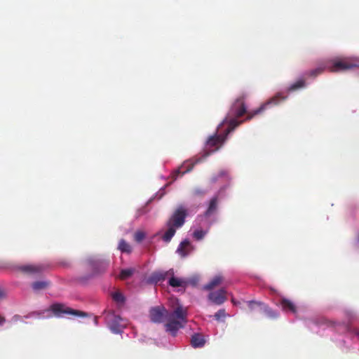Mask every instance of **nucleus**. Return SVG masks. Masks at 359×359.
I'll return each instance as SVG.
<instances>
[{
    "mask_svg": "<svg viewBox=\"0 0 359 359\" xmlns=\"http://www.w3.org/2000/svg\"><path fill=\"white\" fill-rule=\"evenodd\" d=\"M246 97L247 95L243 93L235 100L231 106V108L224 121L229 125L226 130V134L233 131L244 121H250L255 116L263 112L268 106L271 104L276 105L286 99V96H284L281 93H278L267 102L263 103L259 108L248 111L247 106L245 102Z\"/></svg>",
    "mask_w": 359,
    "mask_h": 359,
    "instance_id": "obj_1",
    "label": "nucleus"
},
{
    "mask_svg": "<svg viewBox=\"0 0 359 359\" xmlns=\"http://www.w3.org/2000/svg\"><path fill=\"white\" fill-rule=\"evenodd\" d=\"M187 309L180 304H177L172 311L168 312L166 309L161 305L151 307L149 310V318L153 323H162L166 320L165 330L175 337L177 331L183 328L187 323Z\"/></svg>",
    "mask_w": 359,
    "mask_h": 359,
    "instance_id": "obj_2",
    "label": "nucleus"
},
{
    "mask_svg": "<svg viewBox=\"0 0 359 359\" xmlns=\"http://www.w3.org/2000/svg\"><path fill=\"white\" fill-rule=\"evenodd\" d=\"M187 211L183 206H180L168 220L166 226L168 230L162 236V239L168 243L171 241L176 232V229L182 227L185 222Z\"/></svg>",
    "mask_w": 359,
    "mask_h": 359,
    "instance_id": "obj_3",
    "label": "nucleus"
},
{
    "mask_svg": "<svg viewBox=\"0 0 359 359\" xmlns=\"http://www.w3.org/2000/svg\"><path fill=\"white\" fill-rule=\"evenodd\" d=\"M359 67L357 62L350 57L336 58L332 60V65L327 66L331 72H338Z\"/></svg>",
    "mask_w": 359,
    "mask_h": 359,
    "instance_id": "obj_4",
    "label": "nucleus"
},
{
    "mask_svg": "<svg viewBox=\"0 0 359 359\" xmlns=\"http://www.w3.org/2000/svg\"><path fill=\"white\" fill-rule=\"evenodd\" d=\"M49 310L57 317H61L64 314H69L76 316L84 317L86 313L79 310H75L69 307L66 306L63 304L55 303L50 306Z\"/></svg>",
    "mask_w": 359,
    "mask_h": 359,
    "instance_id": "obj_5",
    "label": "nucleus"
},
{
    "mask_svg": "<svg viewBox=\"0 0 359 359\" xmlns=\"http://www.w3.org/2000/svg\"><path fill=\"white\" fill-rule=\"evenodd\" d=\"M47 269V265L43 264H25L19 266L22 273L29 276H39Z\"/></svg>",
    "mask_w": 359,
    "mask_h": 359,
    "instance_id": "obj_6",
    "label": "nucleus"
},
{
    "mask_svg": "<svg viewBox=\"0 0 359 359\" xmlns=\"http://www.w3.org/2000/svg\"><path fill=\"white\" fill-rule=\"evenodd\" d=\"M107 320L108 325L114 333L118 334L121 332V328L123 326L121 323L123 319L119 316L111 313L107 316Z\"/></svg>",
    "mask_w": 359,
    "mask_h": 359,
    "instance_id": "obj_7",
    "label": "nucleus"
},
{
    "mask_svg": "<svg viewBox=\"0 0 359 359\" xmlns=\"http://www.w3.org/2000/svg\"><path fill=\"white\" fill-rule=\"evenodd\" d=\"M226 294V290L224 288H221L217 291L210 292L208 298L212 303L216 305H221L227 299Z\"/></svg>",
    "mask_w": 359,
    "mask_h": 359,
    "instance_id": "obj_8",
    "label": "nucleus"
},
{
    "mask_svg": "<svg viewBox=\"0 0 359 359\" xmlns=\"http://www.w3.org/2000/svg\"><path fill=\"white\" fill-rule=\"evenodd\" d=\"M224 142V137L218 135L211 136L207 141V147L210 151L205 154V156H209L211 153L215 151L221 146Z\"/></svg>",
    "mask_w": 359,
    "mask_h": 359,
    "instance_id": "obj_9",
    "label": "nucleus"
},
{
    "mask_svg": "<svg viewBox=\"0 0 359 359\" xmlns=\"http://www.w3.org/2000/svg\"><path fill=\"white\" fill-rule=\"evenodd\" d=\"M170 278L168 280V284L172 287H183L186 288L189 284L196 285V282L194 280H188L184 278H180L175 277L173 275H169Z\"/></svg>",
    "mask_w": 359,
    "mask_h": 359,
    "instance_id": "obj_10",
    "label": "nucleus"
},
{
    "mask_svg": "<svg viewBox=\"0 0 359 359\" xmlns=\"http://www.w3.org/2000/svg\"><path fill=\"white\" fill-rule=\"evenodd\" d=\"M174 270L172 269L166 271H155L151 273L149 277V280L151 283H157L158 282H162L166 279L169 275H173Z\"/></svg>",
    "mask_w": 359,
    "mask_h": 359,
    "instance_id": "obj_11",
    "label": "nucleus"
},
{
    "mask_svg": "<svg viewBox=\"0 0 359 359\" xmlns=\"http://www.w3.org/2000/svg\"><path fill=\"white\" fill-rule=\"evenodd\" d=\"M195 165V163H184L180 168L175 170L172 173V178L176 180L179 176H182L192 170Z\"/></svg>",
    "mask_w": 359,
    "mask_h": 359,
    "instance_id": "obj_12",
    "label": "nucleus"
},
{
    "mask_svg": "<svg viewBox=\"0 0 359 359\" xmlns=\"http://www.w3.org/2000/svg\"><path fill=\"white\" fill-rule=\"evenodd\" d=\"M193 248L188 240H184L180 243L179 245L177 252L180 255L181 257H185L187 256L192 250Z\"/></svg>",
    "mask_w": 359,
    "mask_h": 359,
    "instance_id": "obj_13",
    "label": "nucleus"
},
{
    "mask_svg": "<svg viewBox=\"0 0 359 359\" xmlns=\"http://www.w3.org/2000/svg\"><path fill=\"white\" fill-rule=\"evenodd\" d=\"M224 281V277L222 275H217L213 277L208 283L203 286L205 290H212L215 287L221 285Z\"/></svg>",
    "mask_w": 359,
    "mask_h": 359,
    "instance_id": "obj_14",
    "label": "nucleus"
},
{
    "mask_svg": "<svg viewBox=\"0 0 359 359\" xmlns=\"http://www.w3.org/2000/svg\"><path fill=\"white\" fill-rule=\"evenodd\" d=\"M205 341L201 334H194L191 339V344L194 348H201L204 346Z\"/></svg>",
    "mask_w": 359,
    "mask_h": 359,
    "instance_id": "obj_15",
    "label": "nucleus"
},
{
    "mask_svg": "<svg viewBox=\"0 0 359 359\" xmlns=\"http://www.w3.org/2000/svg\"><path fill=\"white\" fill-rule=\"evenodd\" d=\"M50 285V282L48 280H38L32 283V288L34 292H39L46 290Z\"/></svg>",
    "mask_w": 359,
    "mask_h": 359,
    "instance_id": "obj_16",
    "label": "nucleus"
},
{
    "mask_svg": "<svg viewBox=\"0 0 359 359\" xmlns=\"http://www.w3.org/2000/svg\"><path fill=\"white\" fill-rule=\"evenodd\" d=\"M109 266V262L105 260H96L93 263V267L97 273L104 271Z\"/></svg>",
    "mask_w": 359,
    "mask_h": 359,
    "instance_id": "obj_17",
    "label": "nucleus"
},
{
    "mask_svg": "<svg viewBox=\"0 0 359 359\" xmlns=\"http://www.w3.org/2000/svg\"><path fill=\"white\" fill-rule=\"evenodd\" d=\"M280 305L283 311L296 313V306L290 300L283 298L280 300Z\"/></svg>",
    "mask_w": 359,
    "mask_h": 359,
    "instance_id": "obj_18",
    "label": "nucleus"
},
{
    "mask_svg": "<svg viewBox=\"0 0 359 359\" xmlns=\"http://www.w3.org/2000/svg\"><path fill=\"white\" fill-rule=\"evenodd\" d=\"M217 204L218 197L217 196L212 197L210 201L209 206L205 212V216H210L213 214L217 210Z\"/></svg>",
    "mask_w": 359,
    "mask_h": 359,
    "instance_id": "obj_19",
    "label": "nucleus"
},
{
    "mask_svg": "<svg viewBox=\"0 0 359 359\" xmlns=\"http://www.w3.org/2000/svg\"><path fill=\"white\" fill-rule=\"evenodd\" d=\"M305 81L303 79H299L295 83H292L289 88L288 91H294L297 89L304 88L305 86Z\"/></svg>",
    "mask_w": 359,
    "mask_h": 359,
    "instance_id": "obj_20",
    "label": "nucleus"
},
{
    "mask_svg": "<svg viewBox=\"0 0 359 359\" xmlns=\"http://www.w3.org/2000/svg\"><path fill=\"white\" fill-rule=\"evenodd\" d=\"M118 249L123 252L130 253L131 252L130 245L123 239L120 241Z\"/></svg>",
    "mask_w": 359,
    "mask_h": 359,
    "instance_id": "obj_21",
    "label": "nucleus"
},
{
    "mask_svg": "<svg viewBox=\"0 0 359 359\" xmlns=\"http://www.w3.org/2000/svg\"><path fill=\"white\" fill-rule=\"evenodd\" d=\"M134 273V269H126L121 271L119 274V278L121 280H126L130 277Z\"/></svg>",
    "mask_w": 359,
    "mask_h": 359,
    "instance_id": "obj_22",
    "label": "nucleus"
},
{
    "mask_svg": "<svg viewBox=\"0 0 359 359\" xmlns=\"http://www.w3.org/2000/svg\"><path fill=\"white\" fill-rule=\"evenodd\" d=\"M112 299L116 303L121 304H123L125 302V301H126L125 297L120 292H114L112 294Z\"/></svg>",
    "mask_w": 359,
    "mask_h": 359,
    "instance_id": "obj_23",
    "label": "nucleus"
},
{
    "mask_svg": "<svg viewBox=\"0 0 359 359\" xmlns=\"http://www.w3.org/2000/svg\"><path fill=\"white\" fill-rule=\"evenodd\" d=\"M326 67L327 68V66L318 67L310 71L307 74L310 76L316 77L318 75L322 74Z\"/></svg>",
    "mask_w": 359,
    "mask_h": 359,
    "instance_id": "obj_24",
    "label": "nucleus"
},
{
    "mask_svg": "<svg viewBox=\"0 0 359 359\" xmlns=\"http://www.w3.org/2000/svg\"><path fill=\"white\" fill-rule=\"evenodd\" d=\"M227 314L226 313L225 309H219L215 314L214 317L217 321H224V318L226 317Z\"/></svg>",
    "mask_w": 359,
    "mask_h": 359,
    "instance_id": "obj_25",
    "label": "nucleus"
},
{
    "mask_svg": "<svg viewBox=\"0 0 359 359\" xmlns=\"http://www.w3.org/2000/svg\"><path fill=\"white\" fill-rule=\"evenodd\" d=\"M146 236V234L142 231H137L134 234V239L136 242L140 243L142 242Z\"/></svg>",
    "mask_w": 359,
    "mask_h": 359,
    "instance_id": "obj_26",
    "label": "nucleus"
},
{
    "mask_svg": "<svg viewBox=\"0 0 359 359\" xmlns=\"http://www.w3.org/2000/svg\"><path fill=\"white\" fill-rule=\"evenodd\" d=\"M205 234H206V231H205L196 230L194 232V237L196 240H201L205 236Z\"/></svg>",
    "mask_w": 359,
    "mask_h": 359,
    "instance_id": "obj_27",
    "label": "nucleus"
},
{
    "mask_svg": "<svg viewBox=\"0 0 359 359\" xmlns=\"http://www.w3.org/2000/svg\"><path fill=\"white\" fill-rule=\"evenodd\" d=\"M262 304L259 302H255V301L248 302V307L251 311L254 310L256 306H261Z\"/></svg>",
    "mask_w": 359,
    "mask_h": 359,
    "instance_id": "obj_28",
    "label": "nucleus"
},
{
    "mask_svg": "<svg viewBox=\"0 0 359 359\" xmlns=\"http://www.w3.org/2000/svg\"><path fill=\"white\" fill-rule=\"evenodd\" d=\"M205 194V191L203 189H201V188L195 189L193 191V195L194 196H203Z\"/></svg>",
    "mask_w": 359,
    "mask_h": 359,
    "instance_id": "obj_29",
    "label": "nucleus"
},
{
    "mask_svg": "<svg viewBox=\"0 0 359 359\" xmlns=\"http://www.w3.org/2000/svg\"><path fill=\"white\" fill-rule=\"evenodd\" d=\"M266 311L267 312L268 315L272 318H276L278 316L276 312L269 308H266Z\"/></svg>",
    "mask_w": 359,
    "mask_h": 359,
    "instance_id": "obj_30",
    "label": "nucleus"
},
{
    "mask_svg": "<svg viewBox=\"0 0 359 359\" xmlns=\"http://www.w3.org/2000/svg\"><path fill=\"white\" fill-rule=\"evenodd\" d=\"M354 334L358 337V339H359V330H355L353 331Z\"/></svg>",
    "mask_w": 359,
    "mask_h": 359,
    "instance_id": "obj_31",
    "label": "nucleus"
},
{
    "mask_svg": "<svg viewBox=\"0 0 359 359\" xmlns=\"http://www.w3.org/2000/svg\"><path fill=\"white\" fill-rule=\"evenodd\" d=\"M5 322V318L3 317H0V325L3 324Z\"/></svg>",
    "mask_w": 359,
    "mask_h": 359,
    "instance_id": "obj_32",
    "label": "nucleus"
},
{
    "mask_svg": "<svg viewBox=\"0 0 359 359\" xmlns=\"http://www.w3.org/2000/svg\"><path fill=\"white\" fill-rule=\"evenodd\" d=\"M4 297V291L0 290V299Z\"/></svg>",
    "mask_w": 359,
    "mask_h": 359,
    "instance_id": "obj_33",
    "label": "nucleus"
}]
</instances>
